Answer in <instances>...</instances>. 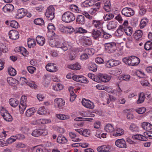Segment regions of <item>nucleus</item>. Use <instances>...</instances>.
I'll return each instance as SVG.
<instances>
[{
	"label": "nucleus",
	"mask_w": 152,
	"mask_h": 152,
	"mask_svg": "<svg viewBox=\"0 0 152 152\" xmlns=\"http://www.w3.org/2000/svg\"><path fill=\"white\" fill-rule=\"evenodd\" d=\"M27 44L28 47L30 48H33L36 45L35 40L33 39L29 38L28 40Z\"/></svg>",
	"instance_id": "obj_35"
},
{
	"label": "nucleus",
	"mask_w": 152,
	"mask_h": 152,
	"mask_svg": "<svg viewBox=\"0 0 152 152\" xmlns=\"http://www.w3.org/2000/svg\"><path fill=\"white\" fill-rule=\"evenodd\" d=\"M93 4L92 2L88 0L86 1L83 2L81 4L82 7H88L92 6Z\"/></svg>",
	"instance_id": "obj_43"
},
{
	"label": "nucleus",
	"mask_w": 152,
	"mask_h": 152,
	"mask_svg": "<svg viewBox=\"0 0 152 152\" xmlns=\"http://www.w3.org/2000/svg\"><path fill=\"white\" fill-rule=\"evenodd\" d=\"M49 43L51 47L60 48L64 51H66L69 48H71L69 43L59 39H50L49 40Z\"/></svg>",
	"instance_id": "obj_1"
},
{
	"label": "nucleus",
	"mask_w": 152,
	"mask_h": 152,
	"mask_svg": "<svg viewBox=\"0 0 152 152\" xmlns=\"http://www.w3.org/2000/svg\"><path fill=\"white\" fill-rule=\"evenodd\" d=\"M64 86L60 83H58L53 86V89L56 91H58L62 90Z\"/></svg>",
	"instance_id": "obj_39"
},
{
	"label": "nucleus",
	"mask_w": 152,
	"mask_h": 152,
	"mask_svg": "<svg viewBox=\"0 0 152 152\" xmlns=\"http://www.w3.org/2000/svg\"><path fill=\"white\" fill-rule=\"evenodd\" d=\"M54 104L56 107H60L65 105V102L62 99L56 98L54 100Z\"/></svg>",
	"instance_id": "obj_13"
},
{
	"label": "nucleus",
	"mask_w": 152,
	"mask_h": 152,
	"mask_svg": "<svg viewBox=\"0 0 152 152\" xmlns=\"http://www.w3.org/2000/svg\"><path fill=\"white\" fill-rule=\"evenodd\" d=\"M46 70L50 72H55L58 70V67L54 64L52 63H48L45 66Z\"/></svg>",
	"instance_id": "obj_9"
},
{
	"label": "nucleus",
	"mask_w": 152,
	"mask_h": 152,
	"mask_svg": "<svg viewBox=\"0 0 152 152\" xmlns=\"http://www.w3.org/2000/svg\"><path fill=\"white\" fill-rule=\"evenodd\" d=\"M132 58L131 56L125 57L123 59V61L126 64L132 66Z\"/></svg>",
	"instance_id": "obj_38"
},
{
	"label": "nucleus",
	"mask_w": 152,
	"mask_h": 152,
	"mask_svg": "<svg viewBox=\"0 0 152 152\" xmlns=\"http://www.w3.org/2000/svg\"><path fill=\"white\" fill-rule=\"evenodd\" d=\"M7 81L10 85L14 87L15 89H17L16 85L19 83L18 80L12 77H8L7 78Z\"/></svg>",
	"instance_id": "obj_10"
},
{
	"label": "nucleus",
	"mask_w": 152,
	"mask_h": 152,
	"mask_svg": "<svg viewBox=\"0 0 152 152\" xmlns=\"http://www.w3.org/2000/svg\"><path fill=\"white\" fill-rule=\"evenodd\" d=\"M69 136L72 139V140L73 142H80L82 140V139L81 138H78L76 137V134L72 132L69 133Z\"/></svg>",
	"instance_id": "obj_26"
},
{
	"label": "nucleus",
	"mask_w": 152,
	"mask_h": 152,
	"mask_svg": "<svg viewBox=\"0 0 152 152\" xmlns=\"http://www.w3.org/2000/svg\"><path fill=\"white\" fill-rule=\"evenodd\" d=\"M116 43L114 42L106 43L104 44L105 50L108 53H113L116 50Z\"/></svg>",
	"instance_id": "obj_3"
},
{
	"label": "nucleus",
	"mask_w": 152,
	"mask_h": 152,
	"mask_svg": "<svg viewBox=\"0 0 152 152\" xmlns=\"http://www.w3.org/2000/svg\"><path fill=\"white\" fill-rule=\"evenodd\" d=\"M101 34V32L99 30L94 31L92 33V36L94 39L99 38Z\"/></svg>",
	"instance_id": "obj_49"
},
{
	"label": "nucleus",
	"mask_w": 152,
	"mask_h": 152,
	"mask_svg": "<svg viewBox=\"0 0 152 152\" xmlns=\"http://www.w3.org/2000/svg\"><path fill=\"white\" fill-rule=\"evenodd\" d=\"M83 117H94L95 115L89 111L84 112L81 115Z\"/></svg>",
	"instance_id": "obj_52"
},
{
	"label": "nucleus",
	"mask_w": 152,
	"mask_h": 152,
	"mask_svg": "<svg viewBox=\"0 0 152 152\" xmlns=\"http://www.w3.org/2000/svg\"><path fill=\"white\" fill-rule=\"evenodd\" d=\"M10 25L12 27L16 28L18 27V23L16 21L12 20L10 22Z\"/></svg>",
	"instance_id": "obj_60"
},
{
	"label": "nucleus",
	"mask_w": 152,
	"mask_h": 152,
	"mask_svg": "<svg viewBox=\"0 0 152 152\" xmlns=\"http://www.w3.org/2000/svg\"><path fill=\"white\" fill-rule=\"evenodd\" d=\"M132 58V66H136L140 62V59L135 56H131Z\"/></svg>",
	"instance_id": "obj_32"
},
{
	"label": "nucleus",
	"mask_w": 152,
	"mask_h": 152,
	"mask_svg": "<svg viewBox=\"0 0 152 152\" xmlns=\"http://www.w3.org/2000/svg\"><path fill=\"white\" fill-rule=\"evenodd\" d=\"M129 130L132 132H137L139 131V128L137 125L134 123H132L129 126Z\"/></svg>",
	"instance_id": "obj_36"
},
{
	"label": "nucleus",
	"mask_w": 152,
	"mask_h": 152,
	"mask_svg": "<svg viewBox=\"0 0 152 152\" xmlns=\"http://www.w3.org/2000/svg\"><path fill=\"white\" fill-rule=\"evenodd\" d=\"M36 40L37 44L40 46H42L45 43V40L43 37L38 35L36 37Z\"/></svg>",
	"instance_id": "obj_23"
},
{
	"label": "nucleus",
	"mask_w": 152,
	"mask_h": 152,
	"mask_svg": "<svg viewBox=\"0 0 152 152\" xmlns=\"http://www.w3.org/2000/svg\"><path fill=\"white\" fill-rule=\"evenodd\" d=\"M2 9L5 13L11 12L13 10L14 7L12 4H7L3 7Z\"/></svg>",
	"instance_id": "obj_17"
},
{
	"label": "nucleus",
	"mask_w": 152,
	"mask_h": 152,
	"mask_svg": "<svg viewBox=\"0 0 152 152\" xmlns=\"http://www.w3.org/2000/svg\"><path fill=\"white\" fill-rule=\"evenodd\" d=\"M48 134L47 131L42 129H36L33 130L31 133V135L34 137H38L41 135L45 136Z\"/></svg>",
	"instance_id": "obj_7"
},
{
	"label": "nucleus",
	"mask_w": 152,
	"mask_h": 152,
	"mask_svg": "<svg viewBox=\"0 0 152 152\" xmlns=\"http://www.w3.org/2000/svg\"><path fill=\"white\" fill-rule=\"evenodd\" d=\"M75 19V16L74 14L69 11L64 12L61 18L62 20L66 23H70L74 21Z\"/></svg>",
	"instance_id": "obj_2"
},
{
	"label": "nucleus",
	"mask_w": 152,
	"mask_h": 152,
	"mask_svg": "<svg viewBox=\"0 0 152 152\" xmlns=\"http://www.w3.org/2000/svg\"><path fill=\"white\" fill-rule=\"evenodd\" d=\"M56 116L58 119L62 120L68 119L69 118V115L64 114H56Z\"/></svg>",
	"instance_id": "obj_46"
},
{
	"label": "nucleus",
	"mask_w": 152,
	"mask_h": 152,
	"mask_svg": "<svg viewBox=\"0 0 152 152\" xmlns=\"http://www.w3.org/2000/svg\"><path fill=\"white\" fill-rule=\"evenodd\" d=\"M57 141V142H66L68 140L66 137L63 135H61L58 136Z\"/></svg>",
	"instance_id": "obj_41"
},
{
	"label": "nucleus",
	"mask_w": 152,
	"mask_h": 152,
	"mask_svg": "<svg viewBox=\"0 0 152 152\" xmlns=\"http://www.w3.org/2000/svg\"><path fill=\"white\" fill-rule=\"evenodd\" d=\"M132 139L133 140H138L142 141H146L147 140V138L146 136H143L141 134H136L132 136Z\"/></svg>",
	"instance_id": "obj_20"
},
{
	"label": "nucleus",
	"mask_w": 152,
	"mask_h": 152,
	"mask_svg": "<svg viewBox=\"0 0 152 152\" xmlns=\"http://www.w3.org/2000/svg\"><path fill=\"white\" fill-rule=\"evenodd\" d=\"M92 23L94 26L98 28H99L102 27L103 23L100 20H93Z\"/></svg>",
	"instance_id": "obj_33"
},
{
	"label": "nucleus",
	"mask_w": 152,
	"mask_h": 152,
	"mask_svg": "<svg viewBox=\"0 0 152 152\" xmlns=\"http://www.w3.org/2000/svg\"><path fill=\"white\" fill-rule=\"evenodd\" d=\"M76 33H85L87 32V31L86 29L81 27L77 28L75 30Z\"/></svg>",
	"instance_id": "obj_62"
},
{
	"label": "nucleus",
	"mask_w": 152,
	"mask_h": 152,
	"mask_svg": "<svg viewBox=\"0 0 152 152\" xmlns=\"http://www.w3.org/2000/svg\"><path fill=\"white\" fill-rule=\"evenodd\" d=\"M145 99V94L144 93L141 92L138 94V99L137 101V104H141L143 102Z\"/></svg>",
	"instance_id": "obj_28"
},
{
	"label": "nucleus",
	"mask_w": 152,
	"mask_h": 152,
	"mask_svg": "<svg viewBox=\"0 0 152 152\" xmlns=\"http://www.w3.org/2000/svg\"><path fill=\"white\" fill-rule=\"evenodd\" d=\"M34 23L37 25H42L44 24V21L41 18H37L34 20Z\"/></svg>",
	"instance_id": "obj_56"
},
{
	"label": "nucleus",
	"mask_w": 152,
	"mask_h": 152,
	"mask_svg": "<svg viewBox=\"0 0 152 152\" xmlns=\"http://www.w3.org/2000/svg\"><path fill=\"white\" fill-rule=\"evenodd\" d=\"M39 124H48L51 122L50 119H39Z\"/></svg>",
	"instance_id": "obj_59"
},
{
	"label": "nucleus",
	"mask_w": 152,
	"mask_h": 152,
	"mask_svg": "<svg viewBox=\"0 0 152 152\" xmlns=\"http://www.w3.org/2000/svg\"><path fill=\"white\" fill-rule=\"evenodd\" d=\"M67 67L69 69L75 71L79 70L81 68V66L80 64L77 62L74 64L69 65Z\"/></svg>",
	"instance_id": "obj_16"
},
{
	"label": "nucleus",
	"mask_w": 152,
	"mask_h": 152,
	"mask_svg": "<svg viewBox=\"0 0 152 152\" xmlns=\"http://www.w3.org/2000/svg\"><path fill=\"white\" fill-rule=\"evenodd\" d=\"M26 10L23 8L18 9L16 12V17L17 18L20 19L24 17L26 15Z\"/></svg>",
	"instance_id": "obj_15"
},
{
	"label": "nucleus",
	"mask_w": 152,
	"mask_h": 152,
	"mask_svg": "<svg viewBox=\"0 0 152 152\" xmlns=\"http://www.w3.org/2000/svg\"><path fill=\"white\" fill-rule=\"evenodd\" d=\"M36 111L35 109L33 108H31L27 109L26 112V115L28 117H30L33 115Z\"/></svg>",
	"instance_id": "obj_31"
},
{
	"label": "nucleus",
	"mask_w": 152,
	"mask_h": 152,
	"mask_svg": "<svg viewBox=\"0 0 152 152\" xmlns=\"http://www.w3.org/2000/svg\"><path fill=\"white\" fill-rule=\"evenodd\" d=\"M8 72L9 75L12 76H14L16 74V70L12 67L8 68Z\"/></svg>",
	"instance_id": "obj_50"
},
{
	"label": "nucleus",
	"mask_w": 152,
	"mask_h": 152,
	"mask_svg": "<svg viewBox=\"0 0 152 152\" xmlns=\"http://www.w3.org/2000/svg\"><path fill=\"white\" fill-rule=\"evenodd\" d=\"M8 51V49L5 43H0V56L2 53H6Z\"/></svg>",
	"instance_id": "obj_27"
},
{
	"label": "nucleus",
	"mask_w": 152,
	"mask_h": 152,
	"mask_svg": "<svg viewBox=\"0 0 152 152\" xmlns=\"http://www.w3.org/2000/svg\"><path fill=\"white\" fill-rule=\"evenodd\" d=\"M124 31L128 36H131L132 33V28L131 27H128L124 29Z\"/></svg>",
	"instance_id": "obj_53"
},
{
	"label": "nucleus",
	"mask_w": 152,
	"mask_h": 152,
	"mask_svg": "<svg viewBox=\"0 0 152 152\" xmlns=\"http://www.w3.org/2000/svg\"><path fill=\"white\" fill-rule=\"evenodd\" d=\"M83 51L87 53L88 55H93L95 53V50L93 48L86 49L83 50Z\"/></svg>",
	"instance_id": "obj_54"
},
{
	"label": "nucleus",
	"mask_w": 152,
	"mask_h": 152,
	"mask_svg": "<svg viewBox=\"0 0 152 152\" xmlns=\"http://www.w3.org/2000/svg\"><path fill=\"white\" fill-rule=\"evenodd\" d=\"M114 17V15L111 13H108L105 15L103 18L105 21H106L110 20Z\"/></svg>",
	"instance_id": "obj_48"
},
{
	"label": "nucleus",
	"mask_w": 152,
	"mask_h": 152,
	"mask_svg": "<svg viewBox=\"0 0 152 152\" xmlns=\"http://www.w3.org/2000/svg\"><path fill=\"white\" fill-rule=\"evenodd\" d=\"M69 9L71 11L77 13H80L81 12L80 9L76 5H71L69 6Z\"/></svg>",
	"instance_id": "obj_30"
},
{
	"label": "nucleus",
	"mask_w": 152,
	"mask_h": 152,
	"mask_svg": "<svg viewBox=\"0 0 152 152\" xmlns=\"http://www.w3.org/2000/svg\"><path fill=\"white\" fill-rule=\"evenodd\" d=\"M76 22L78 24H84L85 22L84 17L82 15L78 16L77 18Z\"/></svg>",
	"instance_id": "obj_29"
},
{
	"label": "nucleus",
	"mask_w": 152,
	"mask_h": 152,
	"mask_svg": "<svg viewBox=\"0 0 152 152\" xmlns=\"http://www.w3.org/2000/svg\"><path fill=\"white\" fill-rule=\"evenodd\" d=\"M37 113L40 115H44L47 114V111L43 106L40 107L37 110Z\"/></svg>",
	"instance_id": "obj_40"
},
{
	"label": "nucleus",
	"mask_w": 152,
	"mask_h": 152,
	"mask_svg": "<svg viewBox=\"0 0 152 152\" xmlns=\"http://www.w3.org/2000/svg\"><path fill=\"white\" fill-rule=\"evenodd\" d=\"M80 78L79 80H80V81H79V82L86 84L88 83L89 82L88 80L83 75H80Z\"/></svg>",
	"instance_id": "obj_55"
},
{
	"label": "nucleus",
	"mask_w": 152,
	"mask_h": 152,
	"mask_svg": "<svg viewBox=\"0 0 152 152\" xmlns=\"http://www.w3.org/2000/svg\"><path fill=\"white\" fill-rule=\"evenodd\" d=\"M96 88L99 90H103L107 91L109 88L106 86L101 84H98L96 86Z\"/></svg>",
	"instance_id": "obj_63"
},
{
	"label": "nucleus",
	"mask_w": 152,
	"mask_h": 152,
	"mask_svg": "<svg viewBox=\"0 0 152 152\" xmlns=\"http://www.w3.org/2000/svg\"><path fill=\"white\" fill-rule=\"evenodd\" d=\"M110 1H107V3H105L104 6V9L107 12H109L110 10Z\"/></svg>",
	"instance_id": "obj_57"
},
{
	"label": "nucleus",
	"mask_w": 152,
	"mask_h": 152,
	"mask_svg": "<svg viewBox=\"0 0 152 152\" xmlns=\"http://www.w3.org/2000/svg\"><path fill=\"white\" fill-rule=\"evenodd\" d=\"M99 77L101 81L104 83H107L109 82L111 78V77L107 74H99Z\"/></svg>",
	"instance_id": "obj_14"
},
{
	"label": "nucleus",
	"mask_w": 152,
	"mask_h": 152,
	"mask_svg": "<svg viewBox=\"0 0 152 152\" xmlns=\"http://www.w3.org/2000/svg\"><path fill=\"white\" fill-rule=\"evenodd\" d=\"M121 13L125 17H130L134 15V11L132 8L126 7L122 9Z\"/></svg>",
	"instance_id": "obj_5"
},
{
	"label": "nucleus",
	"mask_w": 152,
	"mask_h": 152,
	"mask_svg": "<svg viewBox=\"0 0 152 152\" xmlns=\"http://www.w3.org/2000/svg\"><path fill=\"white\" fill-rule=\"evenodd\" d=\"M136 75L140 77L143 78L145 76L144 72L141 70H137L136 71Z\"/></svg>",
	"instance_id": "obj_61"
},
{
	"label": "nucleus",
	"mask_w": 152,
	"mask_h": 152,
	"mask_svg": "<svg viewBox=\"0 0 152 152\" xmlns=\"http://www.w3.org/2000/svg\"><path fill=\"white\" fill-rule=\"evenodd\" d=\"M114 129V127L111 124H107L104 127V130L107 132L113 134Z\"/></svg>",
	"instance_id": "obj_25"
},
{
	"label": "nucleus",
	"mask_w": 152,
	"mask_h": 152,
	"mask_svg": "<svg viewBox=\"0 0 152 152\" xmlns=\"http://www.w3.org/2000/svg\"><path fill=\"white\" fill-rule=\"evenodd\" d=\"M53 128L55 131L60 133H63L65 132L64 128L60 126H53Z\"/></svg>",
	"instance_id": "obj_42"
},
{
	"label": "nucleus",
	"mask_w": 152,
	"mask_h": 152,
	"mask_svg": "<svg viewBox=\"0 0 152 152\" xmlns=\"http://www.w3.org/2000/svg\"><path fill=\"white\" fill-rule=\"evenodd\" d=\"M124 130L122 128H116L114 129L113 135L115 136H119L124 133Z\"/></svg>",
	"instance_id": "obj_18"
},
{
	"label": "nucleus",
	"mask_w": 152,
	"mask_h": 152,
	"mask_svg": "<svg viewBox=\"0 0 152 152\" xmlns=\"http://www.w3.org/2000/svg\"><path fill=\"white\" fill-rule=\"evenodd\" d=\"M148 22V20L147 18H144L142 19L141 20L140 24V28H143L146 25Z\"/></svg>",
	"instance_id": "obj_45"
},
{
	"label": "nucleus",
	"mask_w": 152,
	"mask_h": 152,
	"mask_svg": "<svg viewBox=\"0 0 152 152\" xmlns=\"http://www.w3.org/2000/svg\"><path fill=\"white\" fill-rule=\"evenodd\" d=\"M135 110L138 114H142L146 111V109L145 107H140L136 109Z\"/></svg>",
	"instance_id": "obj_58"
},
{
	"label": "nucleus",
	"mask_w": 152,
	"mask_h": 152,
	"mask_svg": "<svg viewBox=\"0 0 152 152\" xmlns=\"http://www.w3.org/2000/svg\"><path fill=\"white\" fill-rule=\"evenodd\" d=\"M54 8L52 6H50L48 8L45 14L48 20H52L54 18Z\"/></svg>",
	"instance_id": "obj_4"
},
{
	"label": "nucleus",
	"mask_w": 152,
	"mask_h": 152,
	"mask_svg": "<svg viewBox=\"0 0 152 152\" xmlns=\"http://www.w3.org/2000/svg\"><path fill=\"white\" fill-rule=\"evenodd\" d=\"M142 128L146 130H149L152 129V125L146 122H144L141 124Z\"/></svg>",
	"instance_id": "obj_22"
},
{
	"label": "nucleus",
	"mask_w": 152,
	"mask_h": 152,
	"mask_svg": "<svg viewBox=\"0 0 152 152\" xmlns=\"http://www.w3.org/2000/svg\"><path fill=\"white\" fill-rule=\"evenodd\" d=\"M144 48L147 50L152 49V42L150 41L146 42L144 45Z\"/></svg>",
	"instance_id": "obj_47"
},
{
	"label": "nucleus",
	"mask_w": 152,
	"mask_h": 152,
	"mask_svg": "<svg viewBox=\"0 0 152 152\" xmlns=\"http://www.w3.org/2000/svg\"><path fill=\"white\" fill-rule=\"evenodd\" d=\"M124 30L123 26H120L115 32V35L118 37L121 36L124 34Z\"/></svg>",
	"instance_id": "obj_21"
},
{
	"label": "nucleus",
	"mask_w": 152,
	"mask_h": 152,
	"mask_svg": "<svg viewBox=\"0 0 152 152\" xmlns=\"http://www.w3.org/2000/svg\"><path fill=\"white\" fill-rule=\"evenodd\" d=\"M19 50L20 53L23 56H25L27 54L28 52L26 49L23 47L19 48Z\"/></svg>",
	"instance_id": "obj_64"
},
{
	"label": "nucleus",
	"mask_w": 152,
	"mask_h": 152,
	"mask_svg": "<svg viewBox=\"0 0 152 152\" xmlns=\"http://www.w3.org/2000/svg\"><path fill=\"white\" fill-rule=\"evenodd\" d=\"M81 103L83 106L88 109H93L95 107L93 102L85 98L82 99Z\"/></svg>",
	"instance_id": "obj_6"
},
{
	"label": "nucleus",
	"mask_w": 152,
	"mask_h": 152,
	"mask_svg": "<svg viewBox=\"0 0 152 152\" xmlns=\"http://www.w3.org/2000/svg\"><path fill=\"white\" fill-rule=\"evenodd\" d=\"M27 107V104L20 103L19 105V110L20 114L23 113L24 111Z\"/></svg>",
	"instance_id": "obj_44"
},
{
	"label": "nucleus",
	"mask_w": 152,
	"mask_h": 152,
	"mask_svg": "<svg viewBox=\"0 0 152 152\" xmlns=\"http://www.w3.org/2000/svg\"><path fill=\"white\" fill-rule=\"evenodd\" d=\"M1 113L5 121L8 122L12 121V117L8 111L5 109H2L1 110Z\"/></svg>",
	"instance_id": "obj_8"
},
{
	"label": "nucleus",
	"mask_w": 152,
	"mask_h": 152,
	"mask_svg": "<svg viewBox=\"0 0 152 152\" xmlns=\"http://www.w3.org/2000/svg\"><path fill=\"white\" fill-rule=\"evenodd\" d=\"M75 130L85 137L89 136L91 134V131L87 129H76Z\"/></svg>",
	"instance_id": "obj_11"
},
{
	"label": "nucleus",
	"mask_w": 152,
	"mask_h": 152,
	"mask_svg": "<svg viewBox=\"0 0 152 152\" xmlns=\"http://www.w3.org/2000/svg\"><path fill=\"white\" fill-rule=\"evenodd\" d=\"M122 73L121 70L120 69H116L111 71L110 74L114 75H117L120 74Z\"/></svg>",
	"instance_id": "obj_51"
},
{
	"label": "nucleus",
	"mask_w": 152,
	"mask_h": 152,
	"mask_svg": "<svg viewBox=\"0 0 152 152\" xmlns=\"http://www.w3.org/2000/svg\"><path fill=\"white\" fill-rule=\"evenodd\" d=\"M117 24V23L115 21H110L107 25V28L108 30H113L116 28Z\"/></svg>",
	"instance_id": "obj_19"
},
{
	"label": "nucleus",
	"mask_w": 152,
	"mask_h": 152,
	"mask_svg": "<svg viewBox=\"0 0 152 152\" xmlns=\"http://www.w3.org/2000/svg\"><path fill=\"white\" fill-rule=\"evenodd\" d=\"M130 78V75L126 74H122L118 76V77L120 80H125L126 81H129Z\"/></svg>",
	"instance_id": "obj_24"
},
{
	"label": "nucleus",
	"mask_w": 152,
	"mask_h": 152,
	"mask_svg": "<svg viewBox=\"0 0 152 152\" xmlns=\"http://www.w3.org/2000/svg\"><path fill=\"white\" fill-rule=\"evenodd\" d=\"M142 35V31L140 30H137L134 34V37L137 40H139L141 38Z\"/></svg>",
	"instance_id": "obj_34"
},
{
	"label": "nucleus",
	"mask_w": 152,
	"mask_h": 152,
	"mask_svg": "<svg viewBox=\"0 0 152 152\" xmlns=\"http://www.w3.org/2000/svg\"><path fill=\"white\" fill-rule=\"evenodd\" d=\"M9 38L13 40L17 39L19 37V33L15 30H10L9 32Z\"/></svg>",
	"instance_id": "obj_12"
},
{
	"label": "nucleus",
	"mask_w": 152,
	"mask_h": 152,
	"mask_svg": "<svg viewBox=\"0 0 152 152\" xmlns=\"http://www.w3.org/2000/svg\"><path fill=\"white\" fill-rule=\"evenodd\" d=\"M9 103L11 106L15 107L18 105L19 101L16 99L11 98L9 100Z\"/></svg>",
	"instance_id": "obj_37"
}]
</instances>
